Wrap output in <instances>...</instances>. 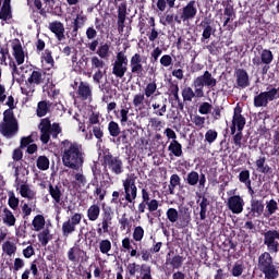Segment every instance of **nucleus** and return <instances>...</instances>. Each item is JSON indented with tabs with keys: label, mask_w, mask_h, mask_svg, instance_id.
Masks as SVG:
<instances>
[{
	"label": "nucleus",
	"mask_w": 279,
	"mask_h": 279,
	"mask_svg": "<svg viewBox=\"0 0 279 279\" xmlns=\"http://www.w3.org/2000/svg\"><path fill=\"white\" fill-rule=\"evenodd\" d=\"M50 105L47 101H40L37 105V116L45 117L49 112Z\"/></svg>",
	"instance_id": "obj_52"
},
{
	"label": "nucleus",
	"mask_w": 279,
	"mask_h": 279,
	"mask_svg": "<svg viewBox=\"0 0 279 279\" xmlns=\"http://www.w3.org/2000/svg\"><path fill=\"white\" fill-rule=\"evenodd\" d=\"M182 97L184 101H193V98L197 97V94L193 92V88L185 87L182 92Z\"/></svg>",
	"instance_id": "obj_53"
},
{
	"label": "nucleus",
	"mask_w": 279,
	"mask_h": 279,
	"mask_svg": "<svg viewBox=\"0 0 279 279\" xmlns=\"http://www.w3.org/2000/svg\"><path fill=\"white\" fill-rule=\"evenodd\" d=\"M108 131L110 136H113L114 138H117V136H119V134H121V128L119 126V123L111 121L108 124Z\"/></svg>",
	"instance_id": "obj_48"
},
{
	"label": "nucleus",
	"mask_w": 279,
	"mask_h": 279,
	"mask_svg": "<svg viewBox=\"0 0 279 279\" xmlns=\"http://www.w3.org/2000/svg\"><path fill=\"white\" fill-rule=\"evenodd\" d=\"M236 84L240 88H247L250 86V75L243 69H239L235 72Z\"/></svg>",
	"instance_id": "obj_24"
},
{
	"label": "nucleus",
	"mask_w": 279,
	"mask_h": 279,
	"mask_svg": "<svg viewBox=\"0 0 279 279\" xmlns=\"http://www.w3.org/2000/svg\"><path fill=\"white\" fill-rule=\"evenodd\" d=\"M16 191H19L21 197L28 199V202H36V191L27 184V181H22L20 184H15Z\"/></svg>",
	"instance_id": "obj_14"
},
{
	"label": "nucleus",
	"mask_w": 279,
	"mask_h": 279,
	"mask_svg": "<svg viewBox=\"0 0 279 279\" xmlns=\"http://www.w3.org/2000/svg\"><path fill=\"white\" fill-rule=\"evenodd\" d=\"M45 81V74L40 71H33L29 77L27 78V84L29 86H38Z\"/></svg>",
	"instance_id": "obj_28"
},
{
	"label": "nucleus",
	"mask_w": 279,
	"mask_h": 279,
	"mask_svg": "<svg viewBox=\"0 0 279 279\" xmlns=\"http://www.w3.org/2000/svg\"><path fill=\"white\" fill-rule=\"evenodd\" d=\"M33 208H36V201H28V203H24L22 206V213L24 217H29V215H32Z\"/></svg>",
	"instance_id": "obj_51"
},
{
	"label": "nucleus",
	"mask_w": 279,
	"mask_h": 279,
	"mask_svg": "<svg viewBox=\"0 0 279 279\" xmlns=\"http://www.w3.org/2000/svg\"><path fill=\"white\" fill-rule=\"evenodd\" d=\"M80 247L73 246L68 251V258L71 263H78L80 262Z\"/></svg>",
	"instance_id": "obj_41"
},
{
	"label": "nucleus",
	"mask_w": 279,
	"mask_h": 279,
	"mask_svg": "<svg viewBox=\"0 0 279 279\" xmlns=\"http://www.w3.org/2000/svg\"><path fill=\"white\" fill-rule=\"evenodd\" d=\"M33 274V276H38V266L36 264L31 265V269H25L21 276V279H29V274Z\"/></svg>",
	"instance_id": "obj_58"
},
{
	"label": "nucleus",
	"mask_w": 279,
	"mask_h": 279,
	"mask_svg": "<svg viewBox=\"0 0 279 279\" xmlns=\"http://www.w3.org/2000/svg\"><path fill=\"white\" fill-rule=\"evenodd\" d=\"M197 16V2L195 0H191L183 9H182V19L183 22L192 21Z\"/></svg>",
	"instance_id": "obj_17"
},
{
	"label": "nucleus",
	"mask_w": 279,
	"mask_h": 279,
	"mask_svg": "<svg viewBox=\"0 0 279 279\" xmlns=\"http://www.w3.org/2000/svg\"><path fill=\"white\" fill-rule=\"evenodd\" d=\"M141 279H153L151 278V266L146 264L141 266Z\"/></svg>",
	"instance_id": "obj_59"
},
{
	"label": "nucleus",
	"mask_w": 279,
	"mask_h": 279,
	"mask_svg": "<svg viewBox=\"0 0 279 279\" xmlns=\"http://www.w3.org/2000/svg\"><path fill=\"white\" fill-rule=\"evenodd\" d=\"M100 213L101 208L99 207V205L94 204L87 209V218L89 219V221H97V219H99Z\"/></svg>",
	"instance_id": "obj_37"
},
{
	"label": "nucleus",
	"mask_w": 279,
	"mask_h": 279,
	"mask_svg": "<svg viewBox=\"0 0 279 279\" xmlns=\"http://www.w3.org/2000/svg\"><path fill=\"white\" fill-rule=\"evenodd\" d=\"M151 108L156 117H165L167 113V98L162 97L159 100L153 101Z\"/></svg>",
	"instance_id": "obj_22"
},
{
	"label": "nucleus",
	"mask_w": 279,
	"mask_h": 279,
	"mask_svg": "<svg viewBox=\"0 0 279 279\" xmlns=\"http://www.w3.org/2000/svg\"><path fill=\"white\" fill-rule=\"evenodd\" d=\"M1 217H2V223H4V226H8V228H12L16 226V217L14 216L12 210H10L8 207L3 208Z\"/></svg>",
	"instance_id": "obj_25"
},
{
	"label": "nucleus",
	"mask_w": 279,
	"mask_h": 279,
	"mask_svg": "<svg viewBox=\"0 0 279 279\" xmlns=\"http://www.w3.org/2000/svg\"><path fill=\"white\" fill-rule=\"evenodd\" d=\"M128 14V4L122 2L118 7V27L119 29H123V25L125 24V16Z\"/></svg>",
	"instance_id": "obj_29"
},
{
	"label": "nucleus",
	"mask_w": 279,
	"mask_h": 279,
	"mask_svg": "<svg viewBox=\"0 0 279 279\" xmlns=\"http://www.w3.org/2000/svg\"><path fill=\"white\" fill-rule=\"evenodd\" d=\"M12 56L15 59L16 64H23V62H25V51H23V46L21 45V41L14 40L12 43Z\"/></svg>",
	"instance_id": "obj_20"
},
{
	"label": "nucleus",
	"mask_w": 279,
	"mask_h": 279,
	"mask_svg": "<svg viewBox=\"0 0 279 279\" xmlns=\"http://www.w3.org/2000/svg\"><path fill=\"white\" fill-rule=\"evenodd\" d=\"M39 243L45 247L49 244V241L53 239V235L51 234V231L46 228L41 232L38 233L37 235Z\"/></svg>",
	"instance_id": "obj_34"
},
{
	"label": "nucleus",
	"mask_w": 279,
	"mask_h": 279,
	"mask_svg": "<svg viewBox=\"0 0 279 279\" xmlns=\"http://www.w3.org/2000/svg\"><path fill=\"white\" fill-rule=\"evenodd\" d=\"M264 245H266L270 254H278L279 231L268 230L264 233Z\"/></svg>",
	"instance_id": "obj_7"
},
{
	"label": "nucleus",
	"mask_w": 279,
	"mask_h": 279,
	"mask_svg": "<svg viewBox=\"0 0 279 279\" xmlns=\"http://www.w3.org/2000/svg\"><path fill=\"white\" fill-rule=\"evenodd\" d=\"M62 163L68 169H84V160L86 154L82 145L75 142L65 140L62 142Z\"/></svg>",
	"instance_id": "obj_1"
},
{
	"label": "nucleus",
	"mask_w": 279,
	"mask_h": 279,
	"mask_svg": "<svg viewBox=\"0 0 279 279\" xmlns=\"http://www.w3.org/2000/svg\"><path fill=\"white\" fill-rule=\"evenodd\" d=\"M43 62L48 64V69H51L53 66V57L51 56V51L45 50L41 57Z\"/></svg>",
	"instance_id": "obj_60"
},
{
	"label": "nucleus",
	"mask_w": 279,
	"mask_h": 279,
	"mask_svg": "<svg viewBox=\"0 0 279 279\" xmlns=\"http://www.w3.org/2000/svg\"><path fill=\"white\" fill-rule=\"evenodd\" d=\"M143 62H147V58H144L143 56H141V53H135L131 57L130 66L131 73H133V75H137V77H143Z\"/></svg>",
	"instance_id": "obj_10"
},
{
	"label": "nucleus",
	"mask_w": 279,
	"mask_h": 279,
	"mask_svg": "<svg viewBox=\"0 0 279 279\" xmlns=\"http://www.w3.org/2000/svg\"><path fill=\"white\" fill-rule=\"evenodd\" d=\"M227 206L233 215H241L245 206V201L240 195H233L228 198Z\"/></svg>",
	"instance_id": "obj_13"
},
{
	"label": "nucleus",
	"mask_w": 279,
	"mask_h": 279,
	"mask_svg": "<svg viewBox=\"0 0 279 279\" xmlns=\"http://www.w3.org/2000/svg\"><path fill=\"white\" fill-rule=\"evenodd\" d=\"M13 168H14L15 184H20V182H23L21 180V175H23V178H25V175H29V170H27V168L25 167L13 166Z\"/></svg>",
	"instance_id": "obj_38"
},
{
	"label": "nucleus",
	"mask_w": 279,
	"mask_h": 279,
	"mask_svg": "<svg viewBox=\"0 0 279 279\" xmlns=\"http://www.w3.org/2000/svg\"><path fill=\"white\" fill-rule=\"evenodd\" d=\"M37 168L41 171H47V169H49V158L45 156H39L37 158Z\"/></svg>",
	"instance_id": "obj_54"
},
{
	"label": "nucleus",
	"mask_w": 279,
	"mask_h": 279,
	"mask_svg": "<svg viewBox=\"0 0 279 279\" xmlns=\"http://www.w3.org/2000/svg\"><path fill=\"white\" fill-rule=\"evenodd\" d=\"M252 62L254 66H260V64H265L266 66H269L271 62H274V52L269 49H262L259 52V58L255 57L252 59Z\"/></svg>",
	"instance_id": "obj_15"
},
{
	"label": "nucleus",
	"mask_w": 279,
	"mask_h": 279,
	"mask_svg": "<svg viewBox=\"0 0 279 279\" xmlns=\"http://www.w3.org/2000/svg\"><path fill=\"white\" fill-rule=\"evenodd\" d=\"M125 73H128V56L124 51H119L112 63V74L122 80V77H125Z\"/></svg>",
	"instance_id": "obj_5"
},
{
	"label": "nucleus",
	"mask_w": 279,
	"mask_h": 279,
	"mask_svg": "<svg viewBox=\"0 0 279 279\" xmlns=\"http://www.w3.org/2000/svg\"><path fill=\"white\" fill-rule=\"evenodd\" d=\"M239 180L240 182L245 184V186H247L251 194L254 195V190H252V181L250 180V172L247 170H243L240 172Z\"/></svg>",
	"instance_id": "obj_39"
},
{
	"label": "nucleus",
	"mask_w": 279,
	"mask_h": 279,
	"mask_svg": "<svg viewBox=\"0 0 279 279\" xmlns=\"http://www.w3.org/2000/svg\"><path fill=\"white\" fill-rule=\"evenodd\" d=\"M156 90H158V85L156 84V82H150L144 88L143 94L146 96L147 99H149V97H154V95H156Z\"/></svg>",
	"instance_id": "obj_43"
},
{
	"label": "nucleus",
	"mask_w": 279,
	"mask_h": 279,
	"mask_svg": "<svg viewBox=\"0 0 279 279\" xmlns=\"http://www.w3.org/2000/svg\"><path fill=\"white\" fill-rule=\"evenodd\" d=\"M279 97V87L271 88L268 92H263L254 98L255 108H265L269 101H274V99H278Z\"/></svg>",
	"instance_id": "obj_6"
},
{
	"label": "nucleus",
	"mask_w": 279,
	"mask_h": 279,
	"mask_svg": "<svg viewBox=\"0 0 279 279\" xmlns=\"http://www.w3.org/2000/svg\"><path fill=\"white\" fill-rule=\"evenodd\" d=\"M210 205V202H208V198L203 197L199 206H201V211H199V216L202 221H204V219H206V213H208V206Z\"/></svg>",
	"instance_id": "obj_49"
},
{
	"label": "nucleus",
	"mask_w": 279,
	"mask_h": 279,
	"mask_svg": "<svg viewBox=\"0 0 279 279\" xmlns=\"http://www.w3.org/2000/svg\"><path fill=\"white\" fill-rule=\"evenodd\" d=\"M49 193L54 201L56 204H60L61 197H62V191H60V187L50 185L49 186Z\"/></svg>",
	"instance_id": "obj_46"
},
{
	"label": "nucleus",
	"mask_w": 279,
	"mask_h": 279,
	"mask_svg": "<svg viewBox=\"0 0 279 279\" xmlns=\"http://www.w3.org/2000/svg\"><path fill=\"white\" fill-rule=\"evenodd\" d=\"M45 216L43 215H37L34 217L32 221L33 230L35 232H40V230H45Z\"/></svg>",
	"instance_id": "obj_36"
},
{
	"label": "nucleus",
	"mask_w": 279,
	"mask_h": 279,
	"mask_svg": "<svg viewBox=\"0 0 279 279\" xmlns=\"http://www.w3.org/2000/svg\"><path fill=\"white\" fill-rule=\"evenodd\" d=\"M168 151H170V156H175V158L182 157V144L178 141H171L168 146Z\"/></svg>",
	"instance_id": "obj_31"
},
{
	"label": "nucleus",
	"mask_w": 279,
	"mask_h": 279,
	"mask_svg": "<svg viewBox=\"0 0 279 279\" xmlns=\"http://www.w3.org/2000/svg\"><path fill=\"white\" fill-rule=\"evenodd\" d=\"M105 165L114 175H121L123 173V160L119 157H114L111 154L106 155Z\"/></svg>",
	"instance_id": "obj_9"
},
{
	"label": "nucleus",
	"mask_w": 279,
	"mask_h": 279,
	"mask_svg": "<svg viewBox=\"0 0 279 279\" xmlns=\"http://www.w3.org/2000/svg\"><path fill=\"white\" fill-rule=\"evenodd\" d=\"M161 66L169 68L173 64V59L169 54H163L159 60Z\"/></svg>",
	"instance_id": "obj_63"
},
{
	"label": "nucleus",
	"mask_w": 279,
	"mask_h": 279,
	"mask_svg": "<svg viewBox=\"0 0 279 279\" xmlns=\"http://www.w3.org/2000/svg\"><path fill=\"white\" fill-rule=\"evenodd\" d=\"M145 97L147 96H145L143 93H138L133 96L132 104L137 112H143V110H147V106H149L150 102L149 99Z\"/></svg>",
	"instance_id": "obj_18"
},
{
	"label": "nucleus",
	"mask_w": 279,
	"mask_h": 279,
	"mask_svg": "<svg viewBox=\"0 0 279 279\" xmlns=\"http://www.w3.org/2000/svg\"><path fill=\"white\" fill-rule=\"evenodd\" d=\"M122 185L125 193V199L129 204H132L138 195V187H136V177L134 174H128L122 181Z\"/></svg>",
	"instance_id": "obj_4"
},
{
	"label": "nucleus",
	"mask_w": 279,
	"mask_h": 279,
	"mask_svg": "<svg viewBox=\"0 0 279 279\" xmlns=\"http://www.w3.org/2000/svg\"><path fill=\"white\" fill-rule=\"evenodd\" d=\"M0 134L5 138H14L19 134V120L14 117L12 109L3 112V120L0 123Z\"/></svg>",
	"instance_id": "obj_2"
},
{
	"label": "nucleus",
	"mask_w": 279,
	"mask_h": 279,
	"mask_svg": "<svg viewBox=\"0 0 279 279\" xmlns=\"http://www.w3.org/2000/svg\"><path fill=\"white\" fill-rule=\"evenodd\" d=\"M19 203H20L19 197H16L14 192H9L8 204L10 206V208H12V210H16V208H19Z\"/></svg>",
	"instance_id": "obj_57"
},
{
	"label": "nucleus",
	"mask_w": 279,
	"mask_h": 279,
	"mask_svg": "<svg viewBox=\"0 0 279 279\" xmlns=\"http://www.w3.org/2000/svg\"><path fill=\"white\" fill-rule=\"evenodd\" d=\"M78 97L83 101H90L93 99V88L88 83L81 82L78 85Z\"/></svg>",
	"instance_id": "obj_21"
},
{
	"label": "nucleus",
	"mask_w": 279,
	"mask_h": 279,
	"mask_svg": "<svg viewBox=\"0 0 279 279\" xmlns=\"http://www.w3.org/2000/svg\"><path fill=\"white\" fill-rule=\"evenodd\" d=\"M49 29L54 34L58 40H63L64 38V24L61 22H51L49 24Z\"/></svg>",
	"instance_id": "obj_27"
},
{
	"label": "nucleus",
	"mask_w": 279,
	"mask_h": 279,
	"mask_svg": "<svg viewBox=\"0 0 279 279\" xmlns=\"http://www.w3.org/2000/svg\"><path fill=\"white\" fill-rule=\"evenodd\" d=\"M110 250H112V242L110 240H101L99 242V251L106 256H110Z\"/></svg>",
	"instance_id": "obj_45"
},
{
	"label": "nucleus",
	"mask_w": 279,
	"mask_h": 279,
	"mask_svg": "<svg viewBox=\"0 0 279 279\" xmlns=\"http://www.w3.org/2000/svg\"><path fill=\"white\" fill-rule=\"evenodd\" d=\"M185 181L190 186H197L198 184L199 189H204L206 186V174L202 173L199 177L197 171H191L187 173Z\"/></svg>",
	"instance_id": "obj_16"
},
{
	"label": "nucleus",
	"mask_w": 279,
	"mask_h": 279,
	"mask_svg": "<svg viewBox=\"0 0 279 279\" xmlns=\"http://www.w3.org/2000/svg\"><path fill=\"white\" fill-rule=\"evenodd\" d=\"M92 71H96L93 75L95 84H100L104 80V69H106V62L101 57L94 56L90 58Z\"/></svg>",
	"instance_id": "obj_8"
},
{
	"label": "nucleus",
	"mask_w": 279,
	"mask_h": 279,
	"mask_svg": "<svg viewBox=\"0 0 279 279\" xmlns=\"http://www.w3.org/2000/svg\"><path fill=\"white\" fill-rule=\"evenodd\" d=\"M70 175L72 178V184H75V186H78L82 189V186H86V175H84V169H72L70 172Z\"/></svg>",
	"instance_id": "obj_19"
},
{
	"label": "nucleus",
	"mask_w": 279,
	"mask_h": 279,
	"mask_svg": "<svg viewBox=\"0 0 279 279\" xmlns=\"http://www.w3.org/2000/svg\"><path fill=\"white\" fill-rule=\"evenodd\" d=\"M168 221L170 223H175L178 221V218L180 217V214L178 213V209L175 208H169L166 213Z\"/></svg>",
	"instance_id": "obj_56"
},
{
	"label": "nucleus",
	"mask_w": 279,
	"mask_h": 279,
	"mask_svg": "<svg viewBox=\"0 0 279 279\" xmlns=\"http://www.w3.org/2000/svg\"><path fill=\"white\" fill-rule=\"evenodd\" d=\"M271 265H274V257H271V253L270 252L262 253L258 257V264H257L259 271H263V269H266Z\"/></svg>",
	"instance_id": "obj_23"
},
{
	"label": "nucleus",
	"mask_w": 279,
	"mask_h": 279,
	"mask_svg": "<svg viewBox=\"0 0 279 279\" xmlns=\"http://www.w3.org/2000/svg\"><path fill=\"white\" fill-rule=\"evenodd\" d=\"M10 69H12V77L15 82H23L25 74L23 73V68H16V63L10 62Z\"/></svg>",
	"instance_id": "obj_35"
},
{
	"label": "nucleus",
	"mask_w": 279,
	"mask_h": 279,
	"mask_svg": "<svg viewBox=\"0 0 279 279\" xmlns=\"http://www.w3.org/2000/svg\"><path fill=\"white\" fill-rule=\"evenodd\" d=\"M184 263V257L177 255L169 259V264L171 265L172 269H180L182 267V264Z\"/></svg>",
	"instance_id": "obj_55"
},
{
	"label": "nucleus",
	"mask_w": 279,
	"mask_h": 279,
	"mask_svg": "<svg viewBox=\"0 0 279 279\" xmlns=\"http://www.w3.org/2000/svg\"><path fill=\"white\" fill-rule=\"evenodd\" d=\"M264 210H265V205L263 204V201H258L254 198L251 201V213H253L255 217H260Z\"/></svg>",
	"instance_id": "obj_30"
},
{
	"label": "nucleus",
	"mask_w": 279,
	"mask_h": 279,
	"mask_svg": "<svg viewBox=\"0 0 279 279\" xmlns=\"http://www.w3.org/2000/svg\"><path fill=\"white\" fill-rule=\"evenodd\" d=\"M143 236H145V230L143 227H136L133 232L134 241H143Z\"/></svg>",
	"instance_id": "obj_62"
},
{
	"label": "nucleus",
	"mask_w": 279,
	"mask_h": 279,
	"mask_svg": "<svg viewBox=\"0 0 279 279\" xmlns=\"http://www.w3.org/2000/svg\"><path fill=\"white\" fill-rule=\"evenodd\" d=\"M11 0H3V4L0 11L1 21H8V19H12V9L10 7Z\"/></svg>",
	"instance_id": "obj_33"
},
{
	"label": "nucleus",
	"mask_w": 279,
	"mask_h": 279,
	"mask_svg": "<svg viewBox=\"0 0 279 279\" xmlns=\"http://www.w3.org/2000/svg\"><path fill=\"white\" fill-rule=\"evenodd\" d=\"M180 175L178 174H172L170 177V184L168 185V191L170 193V195H173L175 193V187L180 186Z\"/></svg>",
	"instance_id": "obj_42"
},
{
	"label": "nucleus",
	"mask_w": 279,
	"mask_h": 279,
	"mask_svg": "<svg viewBox=\"0 0 279 279\" xmlns=\"http://www.w3.org/2000/svg\"><path fill=\"white\" fill-rule=\"evenodd\" d=\"M276 210H278V203L275 199H270L266 203L265 217H271Z\"/></svg>",
	"instance_id": "obj_47"
},
{
	"label": "nucleus",
	"mask_w": 279,
	"mask_h": 279,
	"mask_svg": "<svg viewBox=\"0 0 279 279\" xmlns=\"http://www.w3.org/2000/svg\"><path fill=\"white\" fill-rule=\"evenodd\" d=\"M260 271H262V274H264L265 279H278V277H279L278 268L274 264L264 268Z\"/></svg>",
	"instance_id": "obj_32"
},
{
	"label": "nucleus",
	"mask_w": 279,
	"mask_h": 279,
	"mask_svg": "<svg viewBox=\"0 0 279 279\" xmlns=\"http://www.w3.org/2000/svg\"><path fill=\"white\" fill-rule=\"evenodd\" d=\"M82 223V214H74L68 221H64L62 225L63 236H69L72 232H75L76 226Z\"/></svg>",
	"instance_id": "obj_12"
},
{
	"label": "nucleus",
	"mask_w": 279,
	"mask_h": 279,
	"mask_svg": "<svg viewBox=\"0 0 279 279\" xmlns=\"http://www.w3.org/2000/svg\"><path fill=\"white\" fill-rule=\"evenodd\" d=\"M193 86L196 93V97L202 98L204 97V86L207 88H215V86H217V78L213 77L210 72L205 71L203 75L197 76L194 80Z\"/></svg>",
	"instance_id": "obj_3"
},
{
	"label": "nucleus",
	"mask_w": 279,
	"mask_h": 279,
	"mask_svg": "<svg viewBox=\"0 0 279 279\" xmlns=\"http://www.w3.org/2000/svg\"><path fill=\"white\" fill-rule=\"evenodd\" d=\"M255 165L259 173H269V171L271 170L269 166L265 165V157H260L259 159H257Z\"/></svg>",
	"instance_id": "obj_50"
},
{
	"label": "nucleus",
	"mask_w": 279,
	"mask_h": 279,
	"mask_svg": "<svg viewBox=\"0 0 279 279\" xmlns=\"http://www.w3.org/2000/svg\"><path fill=\"white\" fill-rule=\"evenodd\" d=\"M243 128H245V117L241 114V107H235L230 126L231 134H236V130L238 132H243Z\"/></svg>",
	"instance_id": "obj_11"
},
{
	"label": "nucleus",
	"mask_w": 279,
	"mask_h": 279,
	"mask_svg": "<svg viewBox=\"0 0 279 279\" xmlns=\"http://www.w3.org/2000/svg\"><path fill=\"white\" fill-rule=\"evenodd\" d=\"M218 133L215 130H208L205 134V141L207 143L213 144L215 141H217Z\"/></svg>",
	"instance_id": "obj_61"
},
{
	"label": "nucleus",
	"mask_w": 279,
	"mask_h": 279,
	"mask_svg": "<svg viewBox=\"0 0 279 279\" xmlns=\"http://www.w3.org/2000/svg\"><path fill=\"white\" fill-rule=\"evenodd\" d=\"M232 276H234V278H239V276L243 275V265L242 264H234L232 270H231Z\"/></svg>",
	"instance_id": "obj_64"
},
{
	"label": "nucleus",
	"mask_w": 279,
	"mask_h": 279,
	"mask_svg": "<svg viewBox=\"0 0 279 279\" xmlns=\"http://www.w3.org/2000/svg\"><path fill=\"white\" fill-rule=\"evenodd\" d=\"M85 24H86V15H84V13L81 12L74 19V22H73L74 32H77V29L84 27Z\"/></svg>",
	"instance_id": "obj_44"
},
{
	"label": "nucleus",
	"mask_w": 279,
	"mask_h": 279,
	"mask_svg": "<svg viewBox=\"0 0 279 279\" xmlns=\"http://www.w3.org/2000/svg\"><path fill=\"white\" fill-rule=\"evenodd\" d=\"M2 252L7 256H14L16 254V244L11 241H7L2 244Z\"/></svg>",
	"instance_id": "obj_40"
},
{
	"label": "nucleus",
	"mask_w": 279,
	"mask_h": 279,
	"mask_svg": "<svg viewBox=\"0 0 279 279\" xmlns=\"http://www.w3.org/2000/svg\"><path fill=\"white\" fill-rule=\"evenodd\" d=\"M98 58L101 60H110L112 50H110V44L101 43L96 51Z\"/></svg>",
	"instance_id": "obj_26"
}]
</instances>
